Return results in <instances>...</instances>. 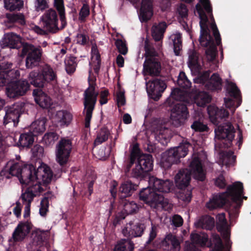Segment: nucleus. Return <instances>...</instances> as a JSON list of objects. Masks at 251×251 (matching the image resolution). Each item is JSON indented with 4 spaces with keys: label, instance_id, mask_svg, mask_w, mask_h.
<instances>
[{
    "label": "nucleus",
    "instance_id": "obj_20",
    "mask_svg": "<svg viewBox=\"0 0 251 251\" xmlns=\"http://www.w3.org/2000/svg\"><path fill=\"white\" fill-rule=\"evenodd\" d=\"M143 70L151 76H159L161 66L158 59L155 57L146 58L143 64Z\"/></svg>",
    "mask_w": 251,
    "mask_h": 251
},
{
    "label": "nucleus",
    "instance_id": "obj_49",
    "mask_svg": "<svg viewBox=\"0 0 251 251\" xmlns=\"http://www.w3.org/2000/svg\"><path fill=\"white\" fill-rule=\"evenodd\" d=\"M148 175L142 168L140 169L139 167L136 164L135 167L133 168L130 174V176L141 180L144 178Z\"/></svg>",
    "mask_w": 251,
    "mask_h": 251
},
{
    "label": "nucleus",
    "instance_id": "obj_60",
    "mask_svg": "<svg viewBox=\"0 0 251 251\" xmlns=\"http://www.w3.org/2000/svg\"><path fill=\"white\" fill-rule=\"evenodd\" d=\"M109 93L108 89L101 91L100 94V105H103L107 103L108 97L109 96Z\"/></svg>",
    "mask_w": 251,
    "mask_h": 251
},
{
    "label": "nucleus",
    "instance_id": "obj_9",
    "mask_svg": "<svg viewBox=\"0 0 251 251\" xmlns=\"http://www.w3.org/2000/svg\"><path fill=\"white\" fill-rule=\"evenodd\" d=\"M190 146V143L185 142L180 144L179 146L166 151L162 157L161 163L163 167L168 169L173 164L179 163L180 158L184 157L187 154L188 148Z\"/></svg>",
    "mask_w": 251,
    "mask_h": 251
},
{
    "label": "nucleus",
    "instance_id": "obj_6",
    "mask_svg": "<svg viewBox=\"0 0 251 251\" xmlns=\"http://www.w3.org/2000/svg\"><path fill=\"white\" fill-rule=\"evenodd\" d=\"M19 70L0 71V87L6 86V94L11 99L24 96L29 90V84L26 79H20Z\"/></svg>",
    "mask_w": 251,
    "mask_h": 251
},
{
    "label": "nucleus",
    "instance_id": "obj_43",
    "mask_svg": "<svg viewBox=\"0 0 251 251\" xmlns=\"http://www.w3.org/2000/svg\"><path fill=\"white\" fill-rule=\"evenodd\" d=\"M233 151H229L225 152L222 157V162L227 167L234 166L236 162V156Z\"/></svg>",
    "mask_w": 251,
    "mask_h": 251
},
{
    "label": "nucleus",
    "instance_id": "obj_1",
    "mask_svg": "<svg viewBox=\"0 0 251 251\" xmlns=\"http://www.w3.org/2000/svg\"><path fill=\"white\" fill-rule=\"evenodd\" d=\"M200 3L196 5V9L200 19L201 28L199 42L205 50V56L209 62L216 59L218 50L217 46L221 44V38L212 14V7L210 0H199Z\"/></svg>",
    "mask_w": 251,
    "mask_h": 251
},
{
    "label": "nucleus",
    "instance_id": "obj_7",
    "mask_svg": "<svg viewBox=\"0 0 251 251\" xmlns=\"http://www.w3.org/2000/svg\"><path fill=\"white\" fill-rule=\"evenodd\" d=\"M190 171L186 169L179 171L175 177L176 186L182 190L187 187L191 180V175L195 179L203 181L205 178V172L202 167L201 160L199 157H195L189 165Z\"/></svg>",
    "mask_w": 251,
    "mask_h": 251
},
{
    "label": "nucleus",
    "instance_id": "obj_58",
    "mask_svg": "<svg viewBox=\"0 0 251 251\" xmlns=\"http://www.w3.org/2000/svg\"><path fill=\"white\" fill-rule=\"evenodd\" d=\"M215 184L218 187L223 189L226 185L225 177L222 174H220L215 180Z\"/></svg>",
    "mask_w": 251,
    "mask_h": 251
},
{
    "label": "nucleus",
    "instance_id": "obj_62",
    "mask_svg": "<svg viewBox=\"0 0 251 251\" xmlns=\"http://www.w3.org/2000/svg\"><path fill=\"white\" fill-rule=\"evenodd\" d=\"M188 9L185 4L181 3L178 8V12L182 18H185L188 16Z\"/></svg>",
    "mask_w": 251,
    "mask_h": 251
},
{
    "label": "nucleus",
    "instance_id": "obj_45",
    "mask_svg": "<svg viewBox=\"0 0 251 251\" xmlns=\"http://www.w3.org/2000/svg\"><path fill=\"white\" fill-rule=\"evenodd\" d=\"M59 135L55 132L46 133L42 138V142L46 146L53 145L58 139Z\"/></svg>",
    "mask_w": 251,
    "mask_h": 251
},
{
    "label": "nucleus",
    "instance_id": "obj_34",
    "mask_svg": "<svg viewBox=\"0 0 251 251\" xmlns=\"http://www.w3.org/2000/svg\"><path fill=\"white\" fill-rule=\"evenodd\" d=\"M167 27V25L165 22H161L157 25L152 27V36L155 41H159L163 38Z\"/></svg>",
    "mask_w": 251,
    "mask_h": 251
},
{
    "label": "nucleus",
    "instance_id": "obj_37",
    "mask_svg": "<svg viewBox=\"0 0 251 251\" xmlns=\"http://www.w3.org/2000/svg\"><path fill=\"white\" fill-rule=\"evenodd\" d=\"M110 135V131L107 127H103L101 128L97 132V137L94 143L95 146L99 145L106 141Z\"/></svg>",
    "mask_w": 251,
    "mask_h": 251
},
{
    "label": "nucleus",
    "instance_id": "obj_26",
    "mask_svg": "<svg viewBox=\"0 0 251 251\" xmlns=\"http://www.w3.org/2000/svg\"><path fill=\"white\" fill-rule=\"evenodd\" d=\"M28 81L26 80L29 84L33 85L34 87L41 88L44 87L46 84L45 82V79L41 71H33L31 72L28 77Z\"/></svg>",
    "mask_w": 251,
    "mask_h": 251
},
{
    "label": "nucleus",
    "instance_id": "obj_22",
    "mask_svg": "<svg viewBox=\"0 0 251 251\" xmlns=\"http://www.w3.org/2000/svg\"><path fill=\"white\" fill-rule=\"evenodd\" d=\"M138 184L133 183L131 180H126L122 182L119 187V195L121 200L131 196L137 189Z\"/></svg>",
    "mask_w": 251,
    "mask_h": 251
},
{
    "label": "nucleus",
    "instance_id": "obj_57",
    "mask_svg": "<svg viewBox=\"0 0 251 251\" xmlns=\"http://www.w3.org/2000/svg\"><path fill=\"white\" fill-rule=\"evenodd\" d=\"M75 39L77 44L84 46L88 43L89 38L85 34L77 33Z\"/></svg>",
    "mask_w": 251,
    "mask_h": 251
},
{
    "label": "nucleus",
    "instance_id": "obj_64",
    "mask_svg": "<svg viewBox=\"0 0 251 251\" xmlns=\"http://www.w3.org/2000/svg\"><path fill=\"white\" fill-rule=\"evenodd\" d=\"M9 20L12 23H15L18 21H24V16L22 14H10L8 16Z\"/></svg>",
    "mask_w": 251,
    "mask_h": 251
},
{
    "label": "nucleus",
    "instance_id": "obj_25",
    "mask_svg": "<svg viewBox=\"0 0 251 251\" xmlns=\"http://www.w3.org/2000/svg\"><path fill=\"white\" fill-rule=\"evenodd\" d=\"M130 227H126L123 229V232L125 235L127 234L130 238L140 237L142 235L145 229L144 224L138 223L135 225L130 224Z\"/></svg>",
    "mask_w": 251,
    "mask_h": 251
},
{
    "label": "nucleus",
    "instance_id": "obj_61",
    "mask_svg": "<svg viewBox=\"0 0 251 251\" xmlns=\"http://www.w3.org/2000/svg\"><path fill=\"white\" fill-rule=\"evenodd\" d=\"M13 64L8 62H2L0 63V71L2 72H6L9 71H15L12 69Z\"/></svg>",
    "mask_w": 251,
    "mask_h": 251
},
{
    "label": "nucleus",
    "instance_id": "obj_14",
    "mask_svg": "<svg viewBox=\"0 0 251 251\" xmlns=\"http://www.w3.org/2000/svg\"><path fill=\"white\" fill-rule=\"evenodd\" d=\"M146 85L149 97L155 101L159 100L162 93L167 88L165 81L158 77L151 78L147 83Z\"/></svg>",
    "mask_w": 251,
    "mask_h": 251
},
{
    "label": "nucleus",
    "instance_id": "obj_10",
    "mask_svg": "<svg viewBox=\"0 0 251 251\" xmlns=\"http://www.w3.org/2000/svg\"><path fill=\"white\" fill-rule=\"evenodd\" d=\"M43 50L40 46L25 43L22 49L21 56H26L25 66L27 69H32L39 65L41 61Z\"/></svg>",
    "mask_w": 251,
    "mask_h": 251
},
{
    "label": "nucleus",
    "instance_id": "obj_21",
    "mask_svg": "<svg viewBox=\"0 0 251 251\" xmlns=\"http://www.w3.org/2000/svg\"><path fill=\"white\" fill-rule=\"evenodd\" d=\"M207 113L211 121L214 124L218 125L220 120L228 117L229 112L224 108H218L214 105H210L207 108Z\"/></svg>",
    "mask_w": 251,
    "mask_h": 251
},
{
    "label": "nucleus",
    "instance_id": "obj_40",
    "mask_svg": "<svg viewBox=\"0 0 251 251\" xmlns=\"http://www.w3.org/2000/svg\"><path fill=\"white\" fill-rule=\"evenodd\" d=\"M134 249V244L126 239H122L117 242L115 246L114 251H132Z\"/></svg>",
    "mask_w": 251,
    "mask_h": 251
},
{
    "label": "nucleus",
    "instance_id": "obj_2",
    "mask_svg": "<svg viewBox=\"0 0 251 251\" xmlns=\"http://www.w3.org/2000/svg\"><path fill=\"white\" fill-rule=\"evenodd\" d=\"M243 193V183L240 181L235 182L227 187L226 192L213 195L206 203V207L213 210L226 205L229 217L234 220L238 217L239 209L243 204L241 198Z\"/></svg>",
    "mask_w": 251,
    "mask_h": 251
},
{
    "label": "nucleus",
    "instance_id": "obj_50",
    "mask_svg": "<svg viewBox=\"0 0 251 251\" xmlns=\"http://www.w3.org/2000/svg\"><path fill=\"white\" fill-rule=\"evenodd\" d=\"M90 15V7L88 4L84 3L79 12L78 19L81 23L85 22L86 19Z\"/></svg>",
    "mask_w": 251,
    "mask_h": 251
},
{
    "label": "nucleus",
    "instance_id": "obj_59",
    "mask_svg": "<svg viewBox=\"0 0 251 251\" xmlns=\"http://www.w3.org/2000/svg\"><path fill=\"white\" fill-rule=\"evenodd\" d=\"M179 198L180 200L185 202H189L192 199V192L191 191L187 190L184 191L179 195Z\"/></svg>",
    "mask_w": 251,
    "mask_h": 251
},
{
    "label": "nucleus",
    "instance_id": "obj_28",
    "mask_svg": "<svg viewBox=\"0 0 251 251\" xmlns=\"http://www.w3.org/2000/svg\"><path fill=\"white\" fill-rule=\"evenodd\" d=\"M55 119L60 126H68L72 120V115L66 110H60L56 112Z\"/></svg>",
    "mask_w": 251,
    "mask_h": 251
},
{
    "label": "nucleus",
    "instance_id": "obj_3",
    "mask_svg": "<svg viewBox=\"0 0 251 251\" xmlns=\"http://www.w3.org/2000/svg\"><path fill=\"white\" fill-rule=\"evenodd\" d=\"M9 175L18 177L21 183H28L34 179L42 178L44 183H49L53 177L50 168L44 165L36 169L33 165L24 164L20 162L12 163L10 168L2 170L0 176L9 178Z\"/></svg>",
    "mask_w": 251,
    "mask_h": 251
},
{
    "label": "nucleus",
    "instance_id": "obj_16",
    "mask_svg": "<svg viewBox=\"0 0 251 251\" xmlns=\"http://www.w3.org/2000/svg\"><path fill=\"white\" fill-rule=\"evenodd\" d=\"M41 182L44 183L42 178H39L34 179L28 183H22L27 186L25 192L21 195V199L23 201L27 202V204L30 205L33 198L36 196V193L41 192L43 190L41 186ZM45 184L47 183H45Z\"/></svg>",
    "mask_w": 251,
    "mask_h": 251
},
{
    "label": "nucleus",
    "instance_id": "obj_53",
    "mask_svg": "<svg viewBox=\"0 0 251 251\" xmlns=\"http://www.w3.org/2000/svg\"><path fill=\"white\" fill-rule=\"evenodd\" d=\"M192 129L195 131L203 132L207 131L208 129V126L204 125L202 122L200 121H195L191 126Z\"/></svg>",
    "mask_w": 251,
    "mask_h": 251
},
{
    "label": "nucleus",
    "instance_id": "obj_44",
    "mask_svg": "<svg viewBox=\"0 0 251 251\" xmlns=\"http://www.w3.org/2000/svg\"><path fill=\"white\" fill-rule=\"evenodd\" d=\"M123 201L124 210L127 215L136 213L138 209V206L133 201H127L126 199Z\"/></svg>",
    "mask_w": 251,
    "mask_h": 251
},
{
    "label": "nucleus",
    "instance_id": "obj_36",
    "mask_svg": "<svg viewBox=\"0 0 251 251\" xmlns=\"http://www.w3.org/2000/svg\"><path fill=\"white\" fill-rule=\"evenodd\" d=\"M4 6L10 11H20L24 7L23 0H3Z\"/></svg>",
    "mask_w": 251,
    "mask_h": 251
},
{
    "label": "nucleus",
    "instance_id": "obj_19",
    "mask_svg": "<svg viewBox=\"0 0 251 251\" xmlns=\"http://www.w3.org/2000/svg\"><path fill=\"white\" fill-rule=\"evenodd\" d=\"M25 43L22 41V39L19 35L13 32H9L4 34L1 45L3 47L19 49H22Z\"/></svg>",
    "mask_w": 251,
    "mask_h": 251
},
{
    "label": "nucleus",
    "instance_id": "obj_33",
    "mask_svg": "<svg viewBox=\"0 0 251 251\" xmlns=\"http://www.w3.org/2000/svg\"><path fill=\"white\" fill-rule=\"evenodd\" d=\"M46 119L43 118L40 120H37L32 123L30 132L35 137L39 134L43 133L46 130Z\"/></svg>",
    "mask_w": 251,
    "mask_h": 251
},
{
    "label": "nucleus",
    "instance_id": "obj_51",
    "mask_svg": "<svg viewBox=\"0 0 251 251\" xmlns=\"http://www.w3.org/2000/svg\"><path fill=\"white\" fill-rule=\"evenodd\" d=\"M49 0H35L34 8L37 12H43L49 7Z\"/></svg>",
    "mask_w": 251,
    "mask_h": 251
},
{
    "label": "nucleus",
    "instance_id": "obj_17",
    "mask_svg": "<svg viewBox=\"0 0 251 251\" xmlns=\"http://www.w3.org/2000/svg\"><path fill=\"white\" fill-rule=\"evenodd\" d=\"M32 225L29 222H21L15 228L12 237L9 239V244L20 242L25 239L30 233Z\"/></svg>",
    "mask_w": 251,
    "mask_h": 251
},
{
    "label": "nucleus",
    "instance_id": "obj_38",
    "mask_svg": "<svg viewBox=\"0 0 251 251\" xmlns=\"http://www.w3.org/2000/svg\"><path fill=\"white\" fill-rule=\"evenodd\" d=\"M191 239L194 243L201 247H204L208 241V236L204 232L192 233Z\"/></svg>",
    "mask_w": 251,
    "mask_h": 251
},
{
    "label": "nucleus",
    "instance_id": "obj_41",
    "mask_svg": "<svg viewBox=\"0 0 251 251\" xmlns=\"http://www.w3.org/2000/svg\"><path fill=\"white\" fill-rule=\"evenodd\" d=\"M65 69L68 74H72L75 71L77 65V58L70 56L65 60Z\"/></svg>",
    "mask_w": 251,
    "mask_h": 251
},
{
    "label": "nucleus",
    "instance_id": "obj_15",
    "mask_svg": "<svg viewBox=\"0 0 251 251\" xmlns=\"http://www.w3.org/2000/svg\"><path fill=\"white\" fill-rule=\"evenodd\" d=\"M189 116V112L186 104L177 103L175 104L172 109L171 122L175 127H178L183 124Z\"/></svg>",
    "mask_w": 251,
    "mask_h": 251
},
{
    "label": "nucleus",
    "instance_id": "obj_35",
    "mask_svg": "<svg viewBox=\"0 0 251 251\" xmlns=\"http://www.w3.org/2000/svg\"><path fill=\"white\" fill-rule=\"evenodd\" d=\"M45 80L46 83L52 82L57 83V75L53 69L49 65H46L41 70Z\"/></svg>",
    "mask_w": 251,
    "mask_h": 251
},
{
    "label": "nucleus",
    "instance_id": "obj_30",
    "mask_svg": "<svg viewBox=\"0 0 251 251\" xmlns=\"http://www.w3.org/2000/svg\"><path fill=\"white\" fill-rule=\"evenodd\" d=\"M226 90L229 95L238 101V106H239L242 101L241 92L236 86V84L228 81L226 84Z\"/></svg>",
    "mask_w": 251,
    "mask_h": 251
},
{
    "label": "nucleus",
    "instance_id": "obj_39",
    "mask_svg": "<svg viewBox=\"0 0 251 251\" xmlns=\"http://www.w3.org/2000/svg\"><path fill=\"white\" fill-rule=\"evenodd\" d=\"M169 129L166 127L160 126L158 127L155 132L156 139L160 143L164 145L168 141Z\"/></svg>",
    "mask_w": 251,
    "mask_h": 251
},
{
    "label": "nucleus",
    "instance_id": "obj_42",
    "mask_svg": "<svg viewBox=\"0 0 251 251\" xmlns=\"http://www.w3.org/2000/svg\"><path fill=\"white\" fill-rule=\"evenodd\" d=\"M50 195V193L49 192L45 193L44 197L41 201L39 213L41 216L45 217L47 215V213L49 211V199Z\"/></svg>",
    "mask_w": 251,
    "mask_h": 251
},
{
    "label": "nucleus",
    "instance_id": "obj_32",
    "mask_svg": "<svg viewBox=\"0 0 251 251\" xmlns=\"http://www.w3.org/2000/svg\"><path fill=\"white\" fill-rule=\"evenodd\" d=\"M194 101L197 105L200 107H204L210 102L211 97L209 94L204 91L198 92L194 96Z\"/></svg>",
    "mask_w": 251,
    "mask_h": 251
},
{
    "label": "nucleus",
    "instance_id": "obj_8",
    "mask_svg": "<svg viewBox=\"0 0 251 251\" xmlns=\"http://www.w3.org/2000/svg\"><path fill=\"white\" fill-rule=\"evenodd\" d=\"M89 74L88 78L89 87L85 91L84 93V112H85L84 125L86 128H89L90 126V121L92 117L93 111L99 95L98 92L95 91L96 77L93 75L92 70H89Z\"/></svg>",
    "mask_w": 251,
    "mask_h": 251
},
{
    "label": "nucleus",
    "instance_id": "obj_27",
    "mask_svg": "<svg viewBox=\"0 0 251 251\" xmlns=\"http://www.w3.org/2000/svg\"><path fill=\"white\" fill-rule=\"evenodd\" d=\"M188 65L192 71L200 73L201 67L199 59V54L195 50H190L189 54Z\"/></svg>",
    "mask_w": 251,
    "mask_h": 251
},
{
    "label": "nucleus",
    "instance_id": "obj_4",
    "mask_svg": "<svg viewBox=\"0 0 251 251\" xmlns=\"http://www.w3.org/2000/svg\"><path fill=\"white\" fill-rule=\"evenodd\" d=\"M149 183L152 187L142 189L139 193V199L151 208L158 209L163 206L164 197L162 194L170 191L173 186V182L152 177L150 179Z\"/></svg>",
    "mask_w": 251,
    "mask_h": 251
},
{
    "label": "nucleus",
    "instance_id": "obj_18",
    "mask_svg": "<svg viewBox=\"0 0 251 251\" xmlns=\"http://www.w3.org/2000/svg\"><path fill=\"white\" fill-rule=\"evenodd\" d=\"M23 106L24 103L21 102L15 103L8 108L5 111V115L3 118V124L6 125L10 122H13L14 124L18 123Z\"/></svg>",
    "mask_w": 251,
    "mask_h": 251
},
{
    "label": "nucleus",
    "instance_id": "obj_24",
    "mask_svg": "<svg viewBox=\"0 0 251 251\" xmlns=\"http://www.w3.org/2000/svg\"><path fill=\"white\" fill-rule=\"evenodd\" d=\"M137 159V165L139 168L146 172L148 174L153 169V158L151 155L150 154H142L139 156Z\"/></svg>",
    "mask_w": 251,
    "mask_h": 251
},
{
    "label": "nucleus",
    "instance_id": "obj_31",
    "mask_svg": "<svg viewBox=\"0 0 251 251\" xmlns=\"http://www.w3.org/2000/svg\"><path fill=\"white\" fill-rule=\"evenodd\" d=\"M34 141V136L29 131L20 135L17 145L22 148H30Z\"/></svg>",
    "mask_w": 251,
    "mask_h": 251
},
{
    "label": "nucleus",
    "instance_id": "obj_12",
    "mask_svg": "<svg viewBox=\"0 0 251 251\" xmlns=\"http://www.w3.org/2000/svg\"><path fill=\"white\" fill-rule=\"evenodd\" d=\"M56 160L59 164L63 166L68 162L73 148L72 139L61 138L56 145Z\"/></svg>",
    "mask_w": 251,
    "mask_h": 251
},
{
    "label": "nucleus",
    "instance_id": "obj_54",
    "mask_svg": "<svg viewBox=\"0 0 251 251\" xmlns=\"http://www.w3.org/2000/svg\"><path fill=\"white\" fill-rule=\"evenodd\" d=\"M31 152L33 156L37 158H40L43 156L44 150L43 147L39 145H35L31 149Z\"/></svg>",
    "mask_w": 251,
    "mask_h": 251
},
{
    "label": "nucleus",
    "instance_id": "obj_47",
    "mask_svg": "<svg viewBox=\"0 0 251 251\" xmlns=\"http://www.w3.org/2000/svg\"><path fill=\"white\" fill-rule=\"evenodd\" d=\"M174 44V51L176 56L180 55V52L182 50V36L179 33L175 35L173 39Z\"/></svg>",
    "mask_w": 251,
    "mask_h": 251
},
{
    "label": "nucleus",
    "instance_id": "obj_56",
    "mask_svg": "<svg viewBox=\"0 0 251 251\" xmlns=\"http://www.w3.org/2000/svg\"><path fill=\"white\" fill-rule=\"evenodd\" d=\"M115 45L118 51L121 54L123 55L126 54L127 52V48L126 44L121 39H118L115 42Z\"/></svg>",
    "mask_w": 251,
    "mask_h": 251
},
{
    "label": "nucleus",
    "instance_id": "obj_29",
    "mask_svg": "<svg viewBox=\"0 0 251 251\" xmlns=\"http://www.w3.org/2000/svg\"><path fill=\"white\" fill-rule=\"evenodd\" d=\"M195 224L197 227L211 230L214 226L215 220L214 218L209 215H204Z\"/></svg>",
    "mask_w": 251,
    "mask_h": 251
},
{
    "label": "nucleus",
    "instance_id": "obj_13",
    "mask_svg": "<svg viewBox=\"0 0 251 251\" xmlns=\"http://www.w3.org/2000/svg\"><path fill=\"white\" fill-rule=\"evenodd\" d=\"M210 72L205 71L202 74L197 73L198 77L195 79V82L201 84H205V87L209 90L216 91L222 89V81L219 75L214 73L209 78Z\"/></svg>",
    "mask_w": 251,
    "mask_h": 251
},
{
    "label": "nucleus",
    "instance_id": "obj_46",
    "mask_svg": "<svg viewBox=\"0 0 251 251\" xmlns=\"http://www.w3.org/2000/svg\"><path fill=\"white\" fill-rule=\"evenodd\" d=\"M178 85L183 89H189L191 86V81L187 78L183 72H180L177 80Z\"/></svg>",
    "mask_w": 251,
    "mask_h": 251
},
{
    "label": "nucleus",
    "instance_id": "obj_63",
    "mask_svg": "<svg viewBox=\"0 0 251 251\" xmlns=\"http://www.w3.org/2000/svg\"><path fill=\"white\" fill-rule=\"evenodd\" d=\"M173 224L176 227L181 226L183 223L182 218L179 215H175L172 219Z\"/></svg>",
    "mask_w": 251,
    "mask_h": 251
},
{
    "label": "nucleus",
    "instance_id": "obj_48",
    "mask_svg": "<svg viewBox=\"0 0 251 251\" xmlns=\"http://www.w3.org/2000/svg\"><path fill=\"white\" fill-rule=\"evenodd\" d=\"M165 240L166 242H169L171 244V251H179L180 248V242L175 236L169 234L166 236Z\"/></svg>",
    "mask_w": 251,
    "mask_h": 251
},
{
    "label": "nucleus",
    "instance_id": "obj_5",
    "mask_svg": "<svg viewBox=\"0 0 251 251\" xmlns=\"http://www.w3.org/2000/svg\"><path fill=\"white\" fill-rule=\"evenodd\" d=\"M53 7L45 11L41 19L43 27L47 32L56 33L67 25L64 0H53Z\"/></svg>",
    "mask_w": 251,
    "mask_h": 251
},
{
    "label": "nucleus",
    "instance_id": "obj_11",
    "mask_svg": "<svg viewBox=\"0 0 251 251\" xmlns=\"http://www.w3.org/2000/svg\"><path fill=\"white\" fill-rule=\"evenodd\" d=\"M215 137L221 140L223 148H228L232 145L235 129L230 122L223 123L215 129Z\"/></svg>",
    "mask_w": 251,
    "mask_h": 251
},
{
    "label": "nucleus",
    "instance_id": "obj_23",
    "mask_svg": "<svg viewBox=\"0 0 251 251\" xmlns=\"http://www.w3.org/2000/svg\"><path fill=\"white\" fill-rule=\"evenodd\" d=\"M33 95L37 104L43 108H48L51 105V99L42 90L35 89Z\"/></svg>",
    "mask_w": 251,
    "mask_h": 251
},
{
    "label": "nucleus",
    "instance_id": "obj_52",
    "mask_svg": "<svg viewBox=\"0 0 251 251\" xmlns=\"http://www.w3.org/2000/svg\"><path fill=\"white\" fill-rule=\"evenodd\" d=\"M48 236V231H43L39 229L36 232L35 239L39 244H41L47 240Z\"/></svg>",
    "mask_w": 251,
    "mask_h": 251
},
{
    "label": "nucleus",
    "instance_id": "obj_55",
    "mask_svg": "<svg viewBox=\"0 0 251 251\" xmlns=\"http://www.w3.org/2000/svg\"><path fill=\"white\" fill-rule=\"evenodd\" d=\"M116 100L118 107L120 106H123L126 104V98L125 96L124 90L119 89V91L117 92Z\"/></svg>",
    "mask_w": 251,
    "mask_h": 251
}]
</instances>
